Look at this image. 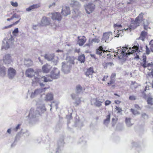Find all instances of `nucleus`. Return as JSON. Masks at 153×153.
Segmentation results:
<instances>
[{
	"mask_svg": "<svg viewBox=\"0 0 153 153\" xmlns=\"http://www.w3.org/2000/svg\"><path fill=\"white\" fill-rule=\"evenodd\" d=\"M113 39L111 32H109L104 33L102 39V41H104L106 42H108Z\"/></svg>",
	"mask_w": 153,
	"mask_h": 153,
	"instance_id": "obj_7",
	"label": "nucleus"
},
{
	"mask_svg": "<svg viewBox=\"0 0 153 153\" xmlns=\"http://www.w3.org/2000/svg\"><path fill=\"white\" fill-rule=\"evenodd\" d=\"M153 99L151 97H149L147 99V102L149 104L151 105H153Z\"/></svg>",
	"mask_w": 153,
	"mask_h": 153,
	"instance_id": "obj_32",
	"label": "nucleus"
},
{
	"mask_svg": "<svg viewBox=\"0 0 153 153\" xmlns=\"http://www.w3.org/2000/svg\"><path fill=\"white\" fill-rule=\"evenodd\" d=\"M143 14L142 13H140L139 16L136 19L134 22V25L135 26V27L139 25L143 21L142 19L143 18Z\"/></svg>",
	"mask_w": 153,
	"mask_h": 153,
	"instance_id": "obj_13",
	"label": "nucleus"
},
{
	"mask_svg": "<svg viewBox=\"0 0 153 153\" xmlns=\"http://www.w3.org/2000/svg\"><path fill=\"white\" fill-rule=\"evenodd\" d=\"M45 110V106L44 105H42L38 107L37 108V111H36L37 112L38 115H40V114L43 113Z\"/></svg>",
	"mask_w": 153,
	"mask_h": 153,
	"instance_id": "obj_21",
	"label": "nucleus"
},
{
	"mask_svg": "<svg viewBox=\"0 0 153 153\" xmlns=\"http://www.w3.org/2000/svg\"><path fill=\"white\" fill-rule=\"evenodd\" d=\"M77 43L79 46H82L85 42L86 38L84 36H78Z\"/></svg>",
	"mask_w": 153,
	"mask_h": 153,
	"instance_id": "obj_20",
	"label": "nucleus"
},
{
	"mask_svg": "<svg viewBox=\"0 0 153 153\" xmlns=\"http://www.w3.org/2000/svg\"><path fill=\"white\" fill-rule=\"evenodd\" d=\"M55 5V3L54 2H53L52 4H50L49 6V8H51L52 6H54Z\"/></svg>",
	"mask_w": 153,
	"mask_h": 153,
	"instance_id": "obj_50",
	"label": "nucleus"
},
{
	"mask_svg": "<svg viewBox=\"0 0 153 153\" xmlns=\"http://www.w3.org/2000/svg\"><path fill=\"white\" fill-rule=\"evenodd\" d=\"M101 103L103 102L104 101V99L102 97H100L96 98Z\"/></svg>",
	"mask_w": 153,
	"mask_h": 153,
	"instance_id": "obj_39",
	"label": "nucleus"
},
{
	"mask_svg": "<svg viewBox=\"0 0 153 153\" xmlns=\"http://www.w3.org/2000/svg\"><path fill=\"white\" fill-rule=\"evenodd\" d=\"M54 57V53L48 54L45 56V58L48 60H51Z\"/></svg>",
	"mask_w": 153,
	"mask_h": 153,
	"instance_id": "obj_25",
	"label": "nucleus"
},
{
	"mask_svg": "<svg viewBox=\"0 0 153 153\" xmlns=\"http://www.w3.org/2000/svg\"><path fill=\"white\" fill-rule=\"evenodd\" d=\"M144 28L145 30H147L148 26L149 24V23L146 20L144 19L143 21Z\"/></svg>",
	"mask_w": 153,
	"mask_h": 153,
	"instance_id": "obj_30",
	"label": "nucleus"
},
{
	"mask_svg": "<svg viewBox=\"0 0 153 153\" xmlns=\"http://www.w3.org/2000/svg\"><path fill=\"white\" fill-rule=\"evenodd\" d=\"M93 73V69L92 68H90L87 70L86 73V75L88 76H89L90 75H91V76H92L91 75Z\"/></svg>",
	"mask_w": 153,
	"mask_h": 153,
	"instance_id": "obj_26",
	"label": "nucleus"
},
{
	"mask_svg": "<svg viewBox=\"0 0 153 153\" xmlns=\"http://www.w3.org/2000/svg\"><path fill=\"white\" fill-rule=\"evenodd\" d=\"M131 111L134 114L138 115L140 114V113H139L137 111L134 110L133 109H131Z\"/></svg>",
	"mask_w": 153,
	"mask_h": 153,
	"instance_id": "obj_40",
	"label": "nucleus"
},
{
	"mask_svg": "<svg viewBox=\"0 0 153 153\" xmlns=\"http://www.w3.org/2000/svg\"><path fill=\"white\" fill-rule=\"evenodd\" d=\"M143 62L141 63L142 66L144 68H146L147 67H153V63H148L146 64V56H143Z\"/></svg>",
	"mask_w": 153,
	"mask_h": 153,
	"instance_id": "obj_16",
	"label": "nucleus"
},
{
	"mask_svg": "<svg viewBox=\"0 0 153 153\" xmlns=\"http://www.w3.org/2000/svg\"><path fill=\"white\" fill-rule=\"evenodd\" d=\"M117 29L116 32L117 33V35L116 36H114V37H119L120 36H122L123 35V30H127L129 28L130 30L132 29H134L136 27H132V25H131L130 27H129L128 28H122V26L120 25H117L116 26Z\"/></svg>",
	"mask_w": 153,
	"mask_h": 153,
	"instance_id": "obj_3",
	"label": "nucleus"
},
{
	"mask_svg": "<svg viewBox=\"0 0 153 153\" xmlns=\"http://www.w3.org/2000/svg\"><path fill=\"white\" fill-rule=\"evenodd\" d=\"M53 99V95L52 93L47 94L45 97V100L46 101H51Z\"/></svg>",
	"mask_w": 153,
	"mask_h": 153,
	"instance_id": "obj_23",
	"label": "nucleus"
},
{
	"mask_svg": "<svg viewBox=\"0 0 153 153\" xmlns=\"http://www.w3.org/2000/svg\"><path fill=\"white\" fill-rule=\"evenodd\" d=\"M80 1L82 2H84L85 1H87L88 0H79Z\"/></svg>",
	"mask_w": 153,
	"mask_h": 153,
	"instance_id": "obj_62",
	"label": "nucleus"
},
{
	"mask_svg": "<svg viewBox=\"0 0 153 153\" xmlns=\"http://www.w3.org/2000/svg\"><path fill=\"white\" fill-rule=\"evenodd\" d=\"M114 95H116V96H117L118 97H120V96H119V95H118L117 94H114Z\"/></svg>",
	"mask_w": 153,
	"mask_h": 153,
	"instance_id": "obj_64",
	"label": "nucleus"
},
{
	"mask_svg": "<svg viewBox=\"0 0 153 153\" xmlns=\"http://www.w3.org/2000/svg\"><path fill=\"white\" fill-rule=\"evenodd\" d=\"M11 5L13 7H17L18 6V4L16 2H14L13 1H10Z\"/></svg>",
	"mask_w": 153,
	"mask_h": 153,
	"instance_id": "obj_37",
	"label": "nucleus"
},
{
	"mask_svg": "<svg viewBox=\"0 0 153 153\" xmlns=\"http://www.w3.org/2000/svg\"><path fill=\"white\" fill-rule=\"evenodd\" d=\"M62 13L64 16H67L70 14L71 11L69 7L64 6L62 7Z\"/></svg>",
	"mask_w": 153,
	"mask_h": 153,
	"instance_id": "obj_14",
	"label": "nucleus"
},
{
	"mask_svg": "<svg viewBox=\"0 0 153 153\" xmlns=\"http://www.w3.org/2000/svg\"><path fill=\"white\" fill-rule=\"evenodd\" d=\"M51 25L53 28H55L56 27V25H52V24H51Z\"/></svg>",
	"mask_w": 153,
	"mask_h": 153,
	"instance_id": "obj_61",
	"label": "nucleus"
},
{
	"mask_svg": "<svg viewBox=\"0 0 153 153\" xmlns=\"http://www.w3.org/2000/svg\"><path fill=\"white\" fill-rule=\"evenodd\" d=\"M16 74V70L12 68H10L8 69L7 74L9 78L11 79L14 77Z\"/></svg>",
	"mask_w": 153,
	"mask_h": 153,
	"instance_id": "obj_12",
	"label": "nucleus"
},
{
	"mask_svg": "<svg viewBox=\"0 0 153 153\" xmlns=\"http://www.w3.org/2000/svg\"><path fill=\"white\" fill-rule=\"evenodd\" d=\"M42 91L43 90L40 89L36 90L34 92L32 93L30 96L32 98L34 97L36 95L42 92Z\"/></svg>",
	"mask_w": 153,
	"mask_h": 153,
	"instance_id": "obj_24",
	"label": "nucleus"
},
{
	"mask_svg": "<svg viewBox=\"0 0 153 153\" xmlns=\"http://www.w3.org/2000/svg\"><path fill=\"white\" fill-rule=\"evenodd\" d=\"M31 6L33 9L39 8L40 7V5L39 4H33V5H32Z\"/></svg>",
	"mask_w": 153,
	"mask_h": 153,
	"instance_id": "obj_36",
	"label": "nucleus"
},
{
	"mask_svg": "<svg viewBox=\"0 0 153 153\" xmlns=\"http://www.w3.org/2000/svg\"><path fill=\"white\" fill-rule=\"evenodd\" d=\"M146 35L147 33L146 32L144 31H142L141 33V35L139 38V39L143 41H144Z\"/></svg>",
	"mask_w": 153,
	"mask_h": 153,
	"instance_id": "obj_28",
	"label": "nucleus"
},
{
	"mask_svg": "<svg viewBox=\"0 0 153 153\" xmlns=\"http://www.w3.org/2000/svg\"><path fill=\"white\" fill-rule=\"evenodd\" d=\"M0 73L1 75L2 76L6 74V69L4 67H2L0 68Z\"/></svg>",
	"mask_w": 153,
	"mask_h": 153,
	"instance_id": "obj_27",
	"label": "nucleus"
},
{
	"mask_svg": "<svg viewBox=\"0 0 153 153\" xmlns=\"http://www.w3.org/2000/svg\"><path fill=\"white\" fill-rule=\"evenodd\" d=\"M133 2V0H127V2L128 4L131 3Z\"/></svg>",
	"mask_w": 153,
	"mask_h": 153,
	"instance_id": "obj_52",
	"label": "nucleus"
},
{
	"mask_svg": "<svg viewBox=\"0 0 153 153\" xmlns=\"http://www.w3.org/2000/svg\"><path fill=\"white\" fill-rule=\"evenodd\" d=\"M13 39L11 36L9 39H5L2 41V49H4L5 50L8 49L13 42Z\"/></svg>",
	"mask_w": 153,
	"mask_h": 153,
	"instance_id": "obj_5",
	"label": "nucleus"
},
{
	"mask_svg": "<svg viewBox=\"0 0 153 153\" xmlns=\"http://www.w3.org/2000/svg\"><path fill=\"white\" fill-rule=\"evenodd\" d=\"M149 45L150 46V49L152 52H153V40H152L150 42Z\"/></svg>",
	"mask_w": 153,
	"mask_h": 153,
	"instance_id": "obj_38",
	"label": "nucleus"
},
{
	"mask_svg": "<svg viewBox=\"0 0 153 153\" xmlns=\"http://www.w3.org/2000/svg\"><path fill=\"white\" fill-rule=\"evenodd\" d=\"M12 17L13 19L14 18H20V16L19 15H17L16 14H14L13 15Z\"/></svg>",
	"mask_w": 153,
	"mask_h": 153,
	"instance_id": "obj_44",
	"label": "nucleus"
},
{
	"mask_svg": "<svg viewBox=\"0 0 153 153\" xmlns=\"http://www.w3.org/2000/svg\"><path fill=\"white\" fill-rule=\"evenodd\" d=\"M115 109L116 111H117L118 113H119L122 111V109L121 108H120V107H117V106H116Z\"/></svg>",
	"mask_w": 153,
	"mask_h": 153,
	"instance_id": "obj_43",
	"label": "nucleus"
},
{
	"mask_svg": "<svg viewBox=\"0 0 153 153\" xmlns=\"http://www.w3.org/2000/svg\"><path fill=\"white\" fill-rule=\"evenodd\" d=\"M85 59V56L84 54L78 57V60L81 63L84 62Z\"/></svg>",
	"mask_w": 153,
	"mask_h": 153,
	"instance_id": "obj_29",
	"label": "nucleus"
},
{
	"mask_svg": "<svg viewBox=\"0 0 153 153\" xmlns=\"http://www.w3.org/2000/svg\"><path fill=\"white\" fill-rule=\"evenodd\" d=\"M19 32L18 29L17 28H15L12 32L13 35L14 36H16Z\"/></svg>",
	"mask_w": 153,
	"mask_h": 153,
	"instance_id": "obj_33",
	"label": "nucleus"
},
{
	"mask_svg": "<svg viewBox=\"0 0 153 153\" xmlns=\"http://www.w3.org/2000/svg\"><path fill=\"white\" fill-rule=\"evenodd\" d=\"M13 19V17H12L11 18H8L7 19V21H10V20H11L12 19Z\"/></svg>",
	"mask_w": 153,
	"mask_h": 153,
	"instance_id": "obj_59",
	"label": "nucleus"
},
{
	"mask_svg": "<svg viewBox=\"0 0 153 153\" xmlns=\"http://www.w3.org/2000/svg\"><path fill=\"white\" fill-rule=\"evenodd\" d=\"M20 126V125L19 124L17 125V126L15 128V131H17V130L19 128Z\"/></svg>",
	"mask_w": 153,
	"mask_h": 153,
	"instance_id": "obj_56",
	"label": "nucleus"
},
{
	"mask_svg": "<svg viewBox=\"0 0 153 153\" xmlns=\"http://www.w3.org/2000/svg\"><path fill=\"white\" fill-rule=\"evenodd\" d=\"M59 76V71L56 68H54L51 72V76L49 75H46L43 77H47L48 78H50V80L48 82L51 81L52 79H56L58 78Z\"/></svg>",
	"mask_w": 153,
	"mask_h": 153,
	"instance_id": "obj_6",
	"label": "nucleus"
},
{
	"mask_svg": "<svg viewBox=\"0 0 153 153\" xmlns=\"http://www.w3.org/2000/svg\"><path fill=\"white\" fill-rule=\"evenodd\" d=\"M49 19L45 16L42 17L40 23L41 26H45L50 24Z\"/></svg>",
	"mask_w": 153,
	"mask_h": 153,
	"instance_id": "obj_15",
	"label": "nucleus"
},
{
	"mask_svg": "<svg viewBox=\"0 0 153 153\" xmlns=\"http://www.w3.org/2000/svg\"><path fill=\"white\" fill-rule=\"evenodd\" d=\"M129 99L131 100H134L136 99V98L134 96H131L129 97Z\"/></svg>",
	"mask_w": 153,
	"mask_h": 153,
	"instance_id": "obj_45",
	"label": "nucleus"
},
{
	"mask_svg": "<svg viewBox=\"0 0 153 153\" xmlns=\"http://www.w3.org/2000/svg\"><path fill=\"white\" fill-rule=\"evenodd\" d=\"M85 9L87 13L90 14L92 13L95 8V5L92 3H89L85 6Z\"/></svg>",
	"mask_w": 153,
	"mask_h": 153,
	"instance_id": "obj_8",
	"label": "nucleus"
},
{
	"mask_svg": "<svg viewBox=\"0 0 153 153\" xmlns=\"http://www.w3.org/2000/svg\"><path fill=\"white\" fill-rule=\"evenodd\" d=\"M151 74L153 76V71H152L151 72Z\"/></svg>",
	"mask_w": 153,
	"mask_h": 153,
	"instance_id": "obj_63",
	"label": "nucleus"
},
{
	"mask_svg": "<svg viewBox=\"0 0 153 153\" xmlns=\"http://www.w3.org/2000/svg\"><path fill=\"white\" fill-rule=\"evenodd\" d=\"M107 77H108L107 76H105L104 77L103 79H102L103 81H105V80L106 79Z\"/></svg>",
	"mask_w": 153,
	"mask_h": 153,
	"instance_id": "obj_57",
	"label": "nucleus"
},
{
	"mask_svg": "<svg viewBox=\"0 0 153 153\" xmlns=\"http://www.w3.org/2000/svg\"><path fill=\"white\" fill-rule=\"evenodd\" d=\"M13 26V25H8V26H5V27H4L2 28V29L3 30H4V29H7V28H10V27H11Z\"/></svg>",
	"mask_w": 153,
	"mask_h": 153,
	"instance_id": "obj_46",
	"label": "nucleus"
},
{
	"mask_svg": "<svg viewBox=\"0 0 153 153\" xmlns=\"http://www.w3.org/2000/svg\"><path fill=\"white\" fill-rule=\"evenodd\" d=\"M138 47V49L137 50H136V51H134V53H136V56L135 57V58L137 59H139L140 57H141V55L142 54V47L141 46H140V47L139 46H136Z\"/></svg>",
	"mask_w": 153,
	"mask_h": 153,
	"instance_id": "obj_18",
	"label": "nucleus"
},
{
	"mask_svg": "<svg viewBox=\"0 0 153 153\" xmlns=\"http://www.w3.org/2000/svg\"><path fill=\"white\" fill-rule=\"evenodd\" d=\"M3 61L5 64L7 65L11 64L13 62L11 57L9 54H6L3 57Z\"/></svg>",
	"mask_w": 153,
	"mask_h": 153,
	"instance_id": "obj_9",
	"label": "nucleus"
},
{
	"mask_svg": "<svg viewBox=\"0 0 153 153\" xmlns=\"http://www.w3.org/2000/svg\"><path fill=\"white\" fill-rule=\"evenodd\" d=\"M51 68V67L50 65L46 64L42 66V71L44 73H47L49 72Z\"/></svg>",
	"mask_w": 153,
	"mask_h": 153,
	"instance_id": "obj_17",
	"label": "nucleus"
},
{
	"mask_svg": "<svg viewBox=\"0 0 153 153\" xmlns=\"http://www.w3.org/2000/svg\"><path fill=\"white\" fill-rule=\"evenodd\" d=\"M51 18L53 20H57L59 21H61L62 19V17L59 13L54 12L51 13Z\"/></svg>",
	"mask_w": 153,
	"mask_h": 153,
	"instance_id": "obj_10",
	"label": "nucleus"
},
{
	"mask_svg": "<svg viewBox=\"0 0 153 153\" xmlns=\"http://www.w3.org/2000/svg\"><path fill=\"white\" fill-rule=\"evenodd\" d=\"M135 107L136 109H140V108L139 106L137 105H135Z\"/></svg>",
	"mask_w": 153,
	"mask_h": 153,
	"instance_id": "obj_55",
	"label": "nucleus"
},
{
	"mask_svg": "<svg viewBox=\"0 0 153 153\" xmlns=\"http://www.w3.org/2000/svg\"><path fill=\"white\" fill-rule=\"evenodd\" d=\"M126 123L127 126L128 127H130L132 125L130 121V119L129 118H126Z\"/></svg>",
	"mask_w": 153,
	"mask_h": 153,
	"instance_id": "obj_31",
	"label": "nucleus"
},
{
	"mask_svg": "<svg viewBox=\"0 0 153 153\" xmlns=\"http://www.w3.org/2000/svg\"><path fill=\"white\" fill-rule=\"evenodd\" d=\"M123 48L121 52H120L119 51L117 52V54L119 57L120 56H120H122V57L126 54L129 55L131 53H134V51H135L138 49V47L136 46H134L132 48H129L128 47H123ZM121 48V47H118V51H119Z\"/></svg>",
	"mask_w": 153,
	"mask_h": 153,
	"instance_id": "obj_2",
	"label": "nucleus"
},
{
	"mask_svg": "<svg viewBox=\"0 0 153 153\" xmlns=\"http://www.w3.org/2000/svg\"><path fill=\"white\" fill-rule=\"evenodd\" d=\"M106 51H108L106 48H103L102 46L100 47L96 50V53L100 56H104V53Z\"/></svg>",
	"mask_w": 153,
	"mask_h": 153,
	"instance_id": "obj_11",
	"label": "nucleus"
},
{
	"mask_svg": "<svg viewBox=\"0 0 153 153\" xmlns=\"http://www.w3.org/2000/svg\"><path fill=\"white\" fill-rule=\"evenodd\" d=\"M142 117L144 118H147V115L143 113L142 114Z\"/></svg>",
	"mask_w": 153,
	"mask_h": 153,
	"instance_id": "obj_51",
	"label": "nucleus"
},
{
	"mask_svg": "<svg viewBox=\"0 0 153 153\" xmlns=\"http://www.w3.org/2000/svg\"><path fill=\"white\" fill-rule=\"evenodd\" d=\"M91 103L97 106L100 107L102 103L96 98L93 99L91 100Z\"/></svg>",
	"mask_w": 153,
	"mask_h": 153,
	"instance_id": "obj_22",
	"label": "nucleus"
},
{
	"mask_svg": "<svg viewBox=\"0 0 153 153\" xmlns=\"http://www.w3.org/2000/svg\"><path fill=\"white\" fill-rule=\"evenodd\" d=\"M11 130L10 129H9L7 130V132L9 133H10L11 132Z\"/></svg>",
	"mask_w": 153,
	"mask_h": 153,
	"instance_id": "obj_60",
	"label": "nucleus"
},
{
	"mask_svg": "<svg viewBox=\"0 0 153 153\" xmlns=\"http://www.w3.org/2000/svg\"><path fill=\"white\" fill-rule=\"evenodd\" d=\"M25 75L29 77H31L34 76V78L33 80V82L38 83L41 86L44 85L42 83L43 82H47L50 80V79L48 78L47 77L40 76L38 71H35L32 68L27 69L26 71Z\"/></svg>",
	"mask_w": 153,
	"mask_h": 153,
	"instance_id": "obj_1",
	"label": "nucleus"
},
{
	"mask_svg": "<svg viewBox=\"0 0 153 153\" xmlns=\"http://www.w3.org/2000/svg\"><path fill=\"white\" fill-rule=\"evenodd\" d=\"M71 4H73L74 5V6L76 5L79 4V3L77 1H75L74 0L73 1H72L71 3Z\"/></svg>",
	"mask_w": 153,
	"mask_h": 153,
	"instance_id": "obj_41",
	"label": "nucleus"
},
{
	"mask_svg": "<svg viewBox=\"0 0 153 153\" xmlns=\"http://www.w3.org/2000/svg\"><path fill=\"white\" fill-rule=\"evenodd\" d=\"M107 65H110L111 66H112L114 65V64L112 63H108L106 64Z\"/></svg>",
	"mask_w": 153,
	"mask_h": 153,
	"instance_id": "obj_58",
	"label": "nucleus"
},
{
	"mask_svg": "<svg viewBox=\"0 0 153 153\" xmlns=\"http://www.w3.org/2000/svg\"><path fill=\"white\" fill-rule=\"evenodd\" d=\"M110 120V115H108L107 116L106 119L105 120L104 123L106 125L109 122Z\"/></svg>",
	"mask_w": 153,
	"mask_h": 153,
	"instance_id": "obj_35",
	"label": "nucleus"
},
{
	"mask_svg": "<svg viewBox=\"0 0 153 153\" xmlns=\"http://www.w3.org/2000/svg\"><path fill=\"white\" fill-rule=\"evenodd\" d=\"M146 53L147 54H149V53L150 52V50H149V49L148 48V47L147 45L146 46Z\"/></svg>",
	"mask_w": 153,
	"mask_h": 153,
	"instance_id": "obj_47",
	"label": "nucleus"
},
{
	"mask_svg": "<svg viewBox=\"0 0 153 153\" xmlns=\"http://www.w3.org/2000/svg\"><path fill=\"white\" fill-rule=\"evenodd\" d=\"M111 101L109 100H107L105 102V106H107L108 105H109L110 104H111Z\"/></svg>",
	"mask_w": 153,
	"mask_h": 153,
	"instance_id": "obj_42",
	"label": "nucleus"
},
{
	"mask_svg": "<svg viewBox=\"0 0 153 153\" xmlns=\"http://www.w3.org/2000/svg\"><path fill=\"white\" fill-rule=\"evenodd\" d=\"M71 96L73 99H74L75 97V95L74 94H71Z\"/></svg>",
	"mask_w": 153,
	"mask_h": 153,
	"instance_id": "obj_54",
	"label": "nucleus"
},
{
	"mask_svg": "<svg viewBox=\"0 0 153 153\" xmlns=\"http://www.w3.org/2000/svg\"><path fill=\"white\" fill-rule=\"evenodd\" d=\"M114 102L116 104H119L121 102L119 100H115Z\"/></svg>",
	"mask_w": 153,
	"mask_h": 153,
	"instance_id": "obj_49",
	"label": "nucleus"
},
{
	"mask_svg": "<svg viewBox=\"0 0 153 153\" xmlns=\"http://www.w3.org/2000/svg\"><path fill=\"white\" fill-rule=\"evenodd\" d=\"M100 41L99 37H95L91 40H89L88 43L86 45L89 46L92 45L94 43H98Z\"/></svg>",
	"mask_w": 153,
	"mask_h": 153,
	"instance_id": "obj_19",
	"label": "nucleus"
},
{
	"mask_svg": "<svg viewBox=\"0 0 153 153\" xmlns=\"http://www.w3.org/2000/svg\"><path fill=\"white\" fill-rule=\"evenodd\" d=\"M21 19V18H20L19 19V20L16 22H15L12 25H13V26L14 25H16L19 22V20H20Z\"/></svg>",
	"mask_w": 153,
	"mask_h": 153,
	"instance_id": "obj_53",
	"label": "nucleus"
},
{
	"mask_svg": "<svg viewBox=\"0 0 153 153\" xmlns=\"http://www.w3.org/2000/svg\"><path fill=\"white\" fill-rule=\"evenodd\" d=\"M66 60L68 62L67 64L62 63V68L63 71L65 73H68L70 72L69 67L68 66V64H74V59L73 58H71L70 57H68Z\"/></svg>",
	"mask_w": 153,
	"mask_h": 153,
	"instance_id": "obj_4",
	"label": "nucleus"
},
{
	"mask_svg": "<svg viewBox=\"0 0 153 153\" xmlns=\"http://www.w3.org/2000/svg\"><path fill=\"white\" fill-rule=\"evenodd\" d=\"M82 89L81 86L79 85L77 86L76 87V91L78 93H80L82 91Z\"/></svg>",
	"mask_w": 153,
	"mask_h": 153,
	"instance_id": "obj_34",
	"label": "nucleus"
},
{
	"mask_svg": "<svg viewBox=\"0 0 153 153\" xmlns=\"http://www.w3.org/2000/svg\"><path fill=\"white\" fill-rule=\"evenodd\" d=\"M32 7L31 6L30 7H29L27 8L26 9V10L27 11H31L32 10Z\"/></svg>",
	"mask_w": 153,
	"mask_h": 153,
	"instance_id": "obj_48",
	"label": "nucleus"
}]
</instances>
